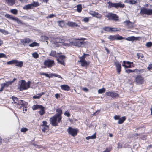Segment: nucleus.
I'll list each match as a JSON object with an SVG mask.
<instances>
[{
    "instance_id": "e433bc0d",
    "label": "nucleus",
    "mask_w": 152,
    "mask_h": 152,
    "mask_svg": "<svg viewBox=\"0 0 152 152\" xmlns=\"http://www.w3.org/2000/svg\"><path fill=\"white\" fill-rule=\"evenodd\" d=\"M31 4V5H32V6L33 8V7H37L39 5V3L38 2L34 1Z\"/></svg>"
},
{
    "instance_id": "0eeeda50",
    "label": "nucleus",
    "mask_w": 152,
    "mask_h": 152,
    "mask_svg": "<svg viewBox=\"0 0 152 152\" xmlns=\"http://www.w3.org/2000/svg\"><path fill=\"white\" fill-rule=\"evenodd\" d=\"M77 129L73 128L71 127H69L67 130L68 133L73 137L77 135Z\"/></svg>"
},
{
    "instance_id": "72a5a7b5",
    "label": "nucleus",
    "mask_w": 152,
    "mask_h": 152,
    "mask_svg": "<svg viewBox=\"0 0 152 152\" xmlns=\"http://www.w3.org/2000/svg\"><path fill=\"white\" fill-rule=\"evenodd\" d=\"M58 56L59 57V58L58 59L63 60L65 58V56L62 55L61 53H58Z\"/></svg>"
},
{
    "instance_id": "864d4df0",
    "label": "nucleus",
    "mask_w": 152,
    "mask_h": 152,
    "mask_svg": "<svg viewBox=\"0 0 152 152\" xmlns=\"http://www.w3.org/2000/svg\"><path fill=\"white\" fill-rule=\"evenodd\" d=\"M94 17H96L97 18H100L102 17V16L101 14L98 13L97 12H96L95 15Z\"/></svg>"
},
{
    "instance_id": "f257e3e1",
    "label": "nucleus",
    "mask_w": 152,
    "mask_h": 152,
    "mask_svg": "<svg viewBox=\"0 0 152 152\" xmlns=\"http://www.w3.org/2000/svg\"><path fill=\"white\" fill-rule=\"evenodd\" d=\"M86 39L85 38H81L80 39H77L76 40L70 42V44L73 45L75 46L78 47H84L85 45L86 44V42H85L81 41L80 40H85Z\"/></svg>"
},
{
    "instance_id": "ddd939ff",
    "label": "nucleus",
    "mask_w": 152,
    "mask_h": 152,
    "mask_svg": "<svg viewBox=\"0 0 152 152\" xmlns=\"http://www.w3.org/2000/svg\"><path fill=\"white\" fill-rule=\"evenodd\" d=\"M56 111L58 113L56 114L55 115H56V117H58V121L61 120V115L62 114V111L61 109L60 108L57 109L56 110Z\"/></svg>"
},
{
    "instance_id": "6e6d98bb",
    "label": "nucleus",
    "mask_w": 152,
    "mask_h": 152,
    "mask_svg": "<svg viewBox=\"0 0 152 152\" xmlns=\"http://www.w3.org/2000/svg\"><path fill=\"white\" fill-rule=\"evenodd\" d=\"M108 3L109 4V6H110V7H115V3H113L109 2H108Z\"/></svg>"
},
{
    "instance_id": "f03ea898",
    "label": "nucleus",
    "mask_w": 152,
    "mask_h": 152,
    "mask_svg": "<svg viewBox=\"0 0 152 152\" xmlns=\"http://www.w3.org/2000/svg\"><path fill=\"white\" fill-rule=\"evenodd\" d=\"M30 82L28 81L26 83L25 81L22 80L20 87V90L22 91L23 90H26L29 88L30 85Z\"/></svg>"
},
{
    "instance_id": "de8ad7c7",
    "label": "nucleus",
    "mask_w": 152,
    "mask_h": 152,
    "mask_svg": "<svg viewBox=\"0 0 152 152\" xmlns=\"http://www.w3.org/2000/svg\"><path fill=\"white\" fill-rule=\"evenodd\" d=\"M145 45L147 48L151 47L152 45V42H147Z\"/></svg>"
},
{
    "instance_id": "58836bf2",
    "label": "nucleus",
    "mask_w": 152,
    "mask_h": 152,
    "mask_svg": "<svg viewBox=\"0 0 152 152\" xmlns=\"http://www.w3.org/2000/svg\"><path fill=\"white\" fill-rule=\"evenodd\" d=\"M57 60L58 61V63H59L60 64H62L63 65H64L65 63L64 62V61L63 60L58 59Z\"/></svg>"
},
{
    "instance_id": "5fc2aeb1",
    "label": "nucleus",
    "mask_w": 152,
    "mask_h": 152,
    "mask_svg": "<svg viewBox=\"0 0 152 152\" xmlns=\"http://www.w3.org/2000/svg\"><path fill=\"white\" fill-rule=\"evenodd\" d=\"M89 18L88 17L83 18V19L82 21L86 23H87L89 21Z\"/></svg>"
},
{
    "instance_id": "c03bdc74",
    "label": "nucleus",
    "mask_w": 152,
    "mask_h": 152,
    "mask_svg": "<svg viewBox=\"0 0 152 152\" xmlns=\"http://www.w3.org/2000/svg\"><path fill=\"white\" fill-rule=\"evenodd\" d=\"M48 126H44L43 127H42V131L44 132L45 130H47L48 129Z\"/></svg>"
},
{
    "instance_id": "774afa93",
    "label": "nucleus",
    "mask_w": 152,
    "mask_h": 152,
    "mask_svg": "<svg viewBox=\"0 0 152 152\" xmlns=\"http://www.w3.org/2000/svg\"><path fill=\"white\" fill-rule=\"evenodd\" d=\"M110 148H107L103 152H110Z\"/></svg>"
},
{
    "instance_id": "5701e85b",
    "label": "nucleus",
    "mask_w": 152,
    "mask_h": 152,
    "mask_svg": "<svg viewBox=\"0 0 152 152\" xmlns=\"http://www.w3.org/2000/svg\"><path fill=\"white\" fill-rule=\"evenodd\" d=\"M124 4H122L121 3L119 2L118 3H115V8H118L119 7L123 8L124 6Z\"/></svg>"
},
{
    "instance_id": "6ab92c4d",
    "label": "nucleus",
    "mask_w": 152,
    "mask_h": 152,
    "mask_svg": "<svg viewBox=\"0 0 152 152\" xmlns=\"http://www.w3.org/2000/svg\"><path fill=\"white\" fill-rule=\"evenodd\" d=\"M12 83V81H8L4 83L1 84V86H2L4 87H8L10 85H11Z\"/></svg>"
},
{
    "instance_id": "4be33fe9",
    "label": "nucleus",
    "mask_w": 152,
    "mask_h": 152,
    "mask_svg": "<svg viewBox=\"0 0 152 152\" xmlns=\"http://www.w3.org/2000/svg\"><path fill=\"white\" fill-rule=\"evenodd\" d=\"M61 88L64 90L69 91L70 89V87L67 85H62L61 86Z\"/></svg>"
},
{
    "instance_id": "7c9ffc66",
    "label": "nucleus",
    "mask_w": 152,
    "mask_h": 152,
    "mask_svg": "<svg viewBox=\"0 0 152 152\" xmlns=\"http://www.w3.org/2000/svg\"><path fill=\"white\" fill-rule=\"evenodd\" d=\"M29 46L31 47H34V46H39V43H37L35 42H34L33 43L30 44Z\"/></svg>"
},
{
    "instance_id": "9d476101",
    "label": "nucleus",
    "mask_w": 152,
    "mask_h": 152,
    "mask_svg": "<svg viewBox=\"0 0 152 152\" xmlns=\"http://www.w3.org/2000/svg\"><path fill=\"white\" fill-rule=\"evenodd\" d=\"M136 82L138 84H141L143 83L144 80L142 77L140 75L137 76L135 79Z\"/></svg>"
},
{
    "instance_id": "bf43d9fd",
    "label": "nucleus",
    "mask_w": 152,
    "mask_h": 152,
    "mask_svg": "<svg viewBox=\"0 0 152 152\" xmlns=\"http://www.w3.org/2000/svg\"><path fill=\"white\" fill-rule=\"evenodd\" d=\"M88 55L87 54H84L83 55L82 57H80V60H85V58L86 57L85 56Z\"/></svg>"
},
{
    "instance_id": "49530a36",
    "label": "nucleus",
    "mask_w": 152,
    "mask_h": 152,
    "mask_svg": "<svg viewBox=\"0 0 152 152\" xmlns=\"http://www.w3.org/2000/svg\"><path fill=\"white\" fill-rule=\"evenodd\" d=\"M50 55L52 56L56 57V52L55 51H52Z\"/></svg>"
},
{
    "instance_id": "0e129e2a",
    "label": "nucleus",
    "mask_w": 152,
    "mask_h": 152,
    "mask_svg": "<svg viewBox=\"0 0 152 152\" xmlns=\"http://www.w3.org/2000/svg\"><path fill=\"white\" fill-rule=\"evenodd\" d=\"M147 69L149 70H150L152 69V64H150L147 67Z\"/></svg>"
},
{
    "instance_id": "f8f14e48",
    "label": "nucleus",
    "mask_w": 152,
    "mask_h": 152,
    "mask_svg": "<svg viewBox=\"0 0 152 152\" xmlns=\"http://www.w3.org/2000/svg\"><path fill=\"white\" fill-rule=\"evenodd\" d=\"M125 26L129 28H132L133 27L134 23L130 22L129 20H127L124 21L123 22Z\"/></svg>"
},
{
    "instance_id": "4c0bfd02",
    "label": "nucleus",
    "mask_w": 152,
    "mask_h": 152,
    "mask_svg": "<svg viewBox=\"0 0 152 152\" xmlns=\"http://www.w3.org/2000/svg\"><path fill=\"white\" fill-rule=\"evenodd\" d=\"M82 8V6L81 5L77 6V11L78 12H80L81 11Z\"/></svg>"
},
{
    "instance_id": "aec40b11",
    "label": "nucleus",
    "mask_w": 152,
    "mask_h": 152,
    "mask_svg": "<svg viewBox=\"0 0 152 152\" xmlns=\"http://www.w3.org/2000/svg\"><path fill=\"white\" fill-rule=\"evenodd\" d=\"M81 63V65L82 66H87L89 65V64L85 60H80Z\"/></svg>"
},
{
    "instance_id": "f3484780",
    "label": "nucleus",
    "mask_w": 152,
    "mask_h": 152,
    "mask_svg": "<svg viewBox=\"0 0 152 152\" xmlns=\"http://www.w3.org/2000/svg\"><path fill=\"white\" fill-rule=\"evenodd\" d=\"M6 3L10 6H12L15 3V0H5Z\"/></svg>"
},
{
    "instance_id": "8fccbe9b",
    "label": "nucleus",
    "mask_w": 152,
    "mask_h": 152,
    "mask_svg": "<svg viewBox=\"0 0 152 152\" xmlns=\"http://www.w3.org/2000/svg\"><path fill=\"white\" fill-rule=\"evenodd\" d=\"M32 56L35 58H37L38 57L39 55L37 53H34L32 54Z\"/></svg>"
},
{
    "instance_id": "6e6552de",
    "label": "nucleus",
    "mask_w": 152,
    "mask_h": 152,
    "mask_svg": "<svg viewBox=\"0 0 152 152\" xmlns=\"http://www.w3.org/2000/svg\"><path fill=\"white\" fill-rule=\"evenodd\" d=\"M5 16L7 18L16 22L19 24H22L21 21L20 20H19L17 17H13L12 16L8 14H6L5 15Z\"/></svg>"
},
{
    "instance_id": "69168bd1",
    "label": "nucleus",
    "mask_w": 152,
    "mask_h": 152,
    "mask_svg": "<svg viewBox=\"0 0 152 152\" xmlns=\"http://www.w3.org/2000/svg\"><path fill=\"white\" fill-rule=\"evenodd\" d=\"M54 16H55V15L54 14H51L49 15L47 17V18H52Z\"/></svg>"
},
{
    "instance_id": "680f3d73",
    "label": "nucleus",
    "mask_w": 152,
    "mask_h": 152,
    "mask_svg": "<svg viewBox=\"0 0 152 152\" xmlns=\"http://www.w3.org/2000/svg\"><path fill=\"white\" fill-rule=\"evenodd\" d=\"M90 14L91 15L93 16H95V14H96V12H95L94 11H90Z\"/></svg>"
},
{
    "instance_id": "39448f33",
    "label": "nucleus",
    "mask_w": 152,
    "mask_h": 152,
    "mask_svg": "<svg viewBox=\"0 0 152 152\" xmlns=\"http://www.w3.org/2000/svg\"><path fill=\"white\" fill-rule=\"evenodd\" d=\"M60 121H58V117H56V115L50 119V123L53 126H57L58 122H59Z\"/></svg>"
},
{
    "instance_id": "423d86ee",
    "label": "nucleus",
    "mask_w": 152,
    "mask_h": 152,
    "mask_svg": "<svg viewBox=\"0 0 152 152\" xmlns=\"http://www.w3.org/2000/svg\"><path fill=\"white\" fill-rule=\"evenodd\" d=\"M105 16L107 17L109 20H112L115 21H117L118 20V17L116 14L109 13Z\"/></svg>"
},
{
    "instance_id": "20e7f679",
    "label": "nucleus",
    "mask_w": 152,
    "mask_h": 152,
    "mask_svg": "<svg viewBox=\"0 0 152 152\" xmlns=\"http://www.w3.org/2000/svg\"><path fill=\"white\" fill-rule=\"evenodd\" d=\"M53 41L56 46L58 48L64 42V40L61 38H57L54 39Z\"/></svg>"
},
{
    "instance_id": "9b49d317",
    "label": "nucleus",
    "mask_w": 152,
    "mask_h": 152,
    "mask_svg": "<svg viewBox=\"0 0 152 152\" xmlns=\"http://www.w3.org/2000/svg\"><path fill=\"white\" fill-rule=\"evenodd\" d=\"M106 94L109 96L111 97L112 98H115L118 96V94L116 92H108L106 93Z\"/></svg>"
},
{
    "instance_id": "a19ab883",
    "label": "nucleus",
    "mask_w": 152,
    "mask_h": 152,
    "mask_svg": "<svg viewBox=\"0 0 152 152\" xmlns=\"http://www.w3.org/2000/svg\"><path fill=\"white\" fill-rule=\"evenodd\" d=\"M103 29L104 30L107 31H111V28L109 27H103Z\"/></svg>"
},
{
    "instance_id": "dca6fc26",
    "label": "nucleus",
    "mask_w": 152,
    "mask_h": 152,
    "mask_svg": "<svg viewBox=\"0 0 152 152\" xmlns=\"http://www.w3.org/2000/svg\"><path fill=\"white\" fill-rule=\"evenodd\" d=\"M115 64L117 72L118 74H119L121 71V64L118 62H115Z\"/></svg>"
},
{
    "instance_id": "f704fd0d",
    "label": "nucleus",
    "mask_w": 152,
    "mask_h": 152,
    "mask_svg": "<svg viewBox=\"0 0 152 152\" xmlns=\"http://www.w3.org/2000/svg\"><path fill=\"white\" fill-rule=\"evenodd\" d=\"M125 119L126 118L125 117H122L121 118L119 119L118 121V123L119 124H122L125 120Z\"/></svg>"
},
{
    "instance_id": "2eb2a0df",
    "label": "nucleus",
    "mask_w": 152,
    "mask_h": 152,
    "mask_svg": "<svg viewBox=\"0 0 152 152\" xmlns=\"http://www.w3.org/2000/svg\"><path fill=\"white\" fill-rule=\"evenodd\" d=\"M67 25H68L70 27H77L78 26V25L77 24L75 23L69 21H68L67 22Z\"/></svg>"
},
{
    "instance_id": "ea45409f",
    "label": "nucleus",
    "mask_w": 152,
    "mask_h": 152,
    "mask_svg": "<svg viewBox=\"0 0 152 152\" xmlns=\"http://www.w3.org/2000/svg\"><path fill=\"white\" fill-rule=\"evenodd\" d=\"M10 11L11 13L14 15H16L18 13V10L15 9L11 10Z\"/></svg>"
},
{
    "instance_id": "473e14b6",
    "label": "nucleus",
    "mask_w": 152,
    "mask_h": 152,
    "mask_svg": "<svg viewBox=\"0 0 152 152\" xmlns=\"http://www.w3.org/2000/svg\"><path fill=\"white\" fill-rule=\"evenodd\" d=\"M40 110L39 111V113L41 115H42L45 113V111L44 109V107H42L40 109Z\"/></svg>"
},
{
    "instance_id": "603ef678",
    "label": "nucleus",
    "mask_w": 152,
    "mask_h": 152,
    "mask_svg": "<svg viewBox=\"0 0 152 152\" xmlns=\"http://www.w3.org/2000/svg\"><path fill=\"white\" fill-rule=\"evenodd\" d=\"M137 55L138 57V59H139L140 57L141 58H143V55L142 53H138L137 54Z\"/></svg>"
},
{
    "instance_id": "a878e982",
    "label": "nucleus",
    "mask_w": 152,
    "mask_h": 152,
    "mask_svg": "<svg viewBox=\"0 0 152 152\" xmlns=\"http://www.w3.org/2000/svg\"><path fill=\"white\" fill-rule=\"evenodd\" d=\"M42 107V105L36 104L33 105L32 106V108L33 110H35L39 109H40Z\"/></svg>"
},
{
    "instance_id": "13d9d810",
    "label": "nucleus",
    "mask_w": 152,
    "mask_h": 152,
    "mask_svg": "<svg viewBox=\"0 0 152 152\" xmlns=\"http://www.w3.org/2000/svg\"><path fill=\"white\" fill-rule=\"evenodd\" d=\"M125 71L127 73H131V72H135L136 71V69H135V70H131V69H128V70H126Z\"/></svg>"
},
{
    "instance_id": "3c124183",
    "label": "nucleus",
    "mask_w": 152,
    "mask_h": 152,
    "mask_svg": "<svg viewBox=\"0 0 152 152\" xmlns=\"http://www.w3.org/2000/svg\"><path fill=\"white\" fill-rule=\"evenodd\" d=\"M116 40H121L123 39H124V38L123 37L121 36H116Z\"/></svg>"
},
{
    "instance_id": "79ce46f5",
    "label": "nucleus",
    "mask_w": 152,
    "mask_h": 152,
    "mask_svg": "<svg viewBox=\"0 0 152 152\" xmlns=\"http://www.w3.org/2000/svg\"><path fill=\"white\" fill-rule=\"evenodd\" d=\"M42 39L44 41H46V42H47V44H48V42L47 41V40L48 39V37L46 36H42Z\"/></svg>"
},
{
    "instance_id": "1a4fd4ad",
    "label": "nucleus",
    "mask_w": 152,
    "mask_h": 152,
    "mask_svg": "<svg viewBox=\"0 0 152 152\" xmlns=\"http://www.w3.org/2000/svg\"><path fill=\"white\" fill-rule=\"evenodd\" d=\"M54 62V61L53 60H48L44 61V64L45 66L49 68L52 66V64H53Z\"/></svg>"
},
{
    "instance_id": "c9c22d12",
    "label": "nucleus",
    "mask_w": 152,
    "mask_h": 152,
    "mask_svg": "<svg viewBox=\"0 0 152 152\" xmlns=\"http://www.w3.org/2000/svg\"><path fill=\"white\" fill-rule=\"evenodd\" d=\"M126 61H123V64H122V66H124L125 68H130L131 67V65L130 64L128 65V66H127L126 65Z\"/></svg>"
},
{
    "instance_id": "a211bd4d",
    "label": "nucleus",
    "mask_w": 152,
    "mask_h": 152,
    "mask_svg": "<svg viewBox=\"0 0 152 152\" xmlns=\"http://www.w3.org/2000/svg\"><path fill=\"white\" fill-rule=\"evenodd\" d=\"M32 41L29 38H26L23 39L22 40V42H23V44H25L26 43H30Z\"/></svg>"
},
{
    "instance_id": "412c9836",
    "label": "nucleus",
    "mask_w": 152,
    "mask_h": 152,
    "mask_svg": "<svg viewBox=\"0 0 152 152\" xmlns=\"http://www.w3.org/2000/svg\"><path fill=\"white\" fill-rule=\"evenodd\" d=\"M136 72H137L138 74L143 75L146 72L145 69H142L140 70L136 69Z\"/></svg>"
},
{
    "instance_id": "c756f323",
    "label": "nucleus",
    "mask_w": 152,
    "mask_h": 152,
    "mask_svg": "<svg viewBox=\"0 0 152 152\" xmlns=\"http://www.w3.org/2000/svg\"><path fill=\"white\" fill-rule=\"evenodd\" d=\"M116 35H110L108 37V39L110 41H113L116 40Z\"/></svg>"
},
{
    "instance_id": "4d7b16f0",
    "label": "nucleus",
    "mask_w": 152,
    "mask_h": 152,
    "mask_svg": "<svg viewBox=\"0 0 152 152\" xmlns=\"http://www.w3.org/2000/svg\"><path fill=\"white\" fill-rule=\"evenodd\" d=\"M15 61H16V60H12L11 61L8 62H7V64H15Z\"/></svg>"
},
{
    "instance_id": "393cba45",
    "label": "nucleus",
    "mask_w": 152,
    "mask_h": 152,
    "mask_svg": "<svg viewBox=\"0 0 152 152\" xmlns=\"http://www.w3.org/2000/svg\"><path fill=\"white\" fill-rule=\"evenodd\" d=\"M23 8L25 10H28L29 9L33 8L31 4L26 5L23 7Z\"/></svg>"
},
{
    "instance_id": "e2e57ef3",
    "label": "nucleus",
    "mask_w": 152,
    "mask_h": 152,
    "mask_svg": "<svg viewBox=\"0 0 152 152\" xmlns=\"http://www.w3.org/2000/svg\"><path fill=\"white\" fill-rule=\"evenodd\" d=\"M41 97L40 95H39V94H37L36 95H35L33 96V98L34 99H39Z\"/></svg>"
},
{
    "instance_id": "c85d7f7f",
    "label": "nucleus",
    "mask_w": 152,
    "mask_h": 152,
    "mask_svg": "<svg viewBox=\"0 0 152 152\" xmlns=\"http://www.w3.org/2000/svg\"><path fill=\"white\" fill-rule=\"evenodd\" d=\"M57 23L58 25L61 27H63L65 25V23L63 21H58Z\"/></svg>"
},
{
    "instance_id": "052dcab7",
    "label": "nucleus",
    "mask_w": 152,
    "mask_h": 152,
    "mask_svg": "<svg viewBox=\"0 0 152 152\" xmlns=\"http://www.w3.org/2000/svg\"><path fill=\"white\" fill-rule=\"evenodd\" d=\"M28 130V129L26 128H23L21 129V131L22 132H25Z\"/></svg>"
},
{
    "instance_id": "4468645a",
    "label": "nucleus",
    "mask_w": 152,
    "mask_h": 152,
    "mask_svg": "<svg viewBox=\"0 0 152 152\" xmlns=\"http://www.w3.org/2000/svg\"><path fill=\"white\" fill-rule=\"evenodd\" d=\"M139 37H135L134 36H131L128 37L124 38V39L127 41H133L134 40H137L138 39Z\"/></svg>"
},
{
    "instance_id": "7ed1b4c3",
    "label": "nucleus",
    "mask_w": 152,
    "mask_h": 152,
    "mask_svg": "<svg viewBox=\"0 0 152 152\" xmlns=\"http://www.w3.org/2000/svg\"><path fill=\"white\" fill-rule=\"evenodd\" d=\"M140 14L141 15H152V10L147 9L145 7H142L141 9Z\"/></svg>"
},
{
    "instance_id": "37998d69",
    "label": "nucleus",
    "mask_w": 152,
    "mask_h": 152,
    "mask_svg": "<svg viewBox=\"0 0 152 152\" xmlns=\"http://www.w3.org/2000/svg\"><path fill=\"white\" fill-rule=\"evenodd\" d=\"M0 32L4 34H7L8 33L7 31L1 29H0Z\"/></svg>"
},
{
    "instance_id": "2f4dec72",
    "label": "nucleus",
    "mask_w": 152,
    "mask_h": 152,
    "mask_svg": "<svg viewBox=\"0 0 152 152\" xmlns=\"http://www.w3.org/2000/svg\"><path fill=\"white\" fill-rule=\"evenodd\" d=\"M96 138V134L95 133L93 134L91 136H89L86 137V139L87 140H89L90 139H94Z\"/></svg>"
},
{
    "instance_id": "cd10ccee",
    "label": "nucleus",
    "mask_w": 152,
    "mask_h": 152,
    "mask_svg": "<svg viewBox=\"0 0 152 152\" xmlns=\"http://www.w3.org/2000/svg\"><path fill=\"white\" fill-rule=\"evenodd\" d=\"M125 3H129L131 4H135L136 1L134 0H125Z\"/></svg>"
},
{
    "instance_id": "a18cd8bd",
    "label": "nucleus",
    "mask_w": 152,
    "mask_h": 152,
    "mask_svg": "<svg viewBox=\"0 0 152 152\" xmlns=\"http://www.w3.org/2000/svg\"><path fill=\"white\" fill-rule=\"evenodd\" d=\"M12 99L15 103H17L18 99L17 97L13 96L12 97Z\"/></svg>"
},
{
    "instance_id": "b1692460",
    "label": "nucleus",
    "mask_w": 152,
    "mask_h": 152,
    "mask_svg": "<svg viewBox=\"0 0 152 152\" xmlns=\"http://www.w3.org/2000/svg\"><path fill=\"white\" fill-rule=\"evenodd\" d=\"M16 61H15V64H16L15 66L20 67H21L23 65V62L22 61H19L18 60H16Z\"/></svg>"
},
{
    "instance_id": "bb28decb",
    "label": "nucleus",
    "mask_w": 152,
    "mask_h": 152,
    "mask_svg": "<svg viewBox=\"0 0 152 152\" xmlns=\"http://www.w3.org/2000/svg\"><path fill=\"white\" fill-rule=\"evenodd\" d=\"M23 101L22 100H18V101L17 102V104H20L21 106H20V108L21 109H22V107H23V109H24V103L22 102Z\"/></svg>"
},
{
    "instance_id": "338daca9",
    "label": "nucleus",
    "mask_w": 152,
    "mask_h": 152,
    "mask_svg": "<svg viewBox=\"0 0 152 152\" xmlns=\"http://www.w3.org/2000/svg\"><path fill=\"white\" fill-rule=\"evenodd\" d=\"M100 110H98L97 111H96L92 115H98L99 113L100 112Z\"/></svg>"
},
{
    "instance_id": "09e8293b",
    "label": "nucleus",
    "mask_w": 152,
    "mask_h": 152,
    "mask_svg": "<svg viewBox=\"0 0 152 152\" xmlns=\"http://www.w3.org/2000/svg\"><path fill=\"white\" fill-rule=\"evenodd\" d=\"M105 91V89L104 88L99 89L98 90V93L99 94H102Z\"/></svg>"
}]
</instances>
